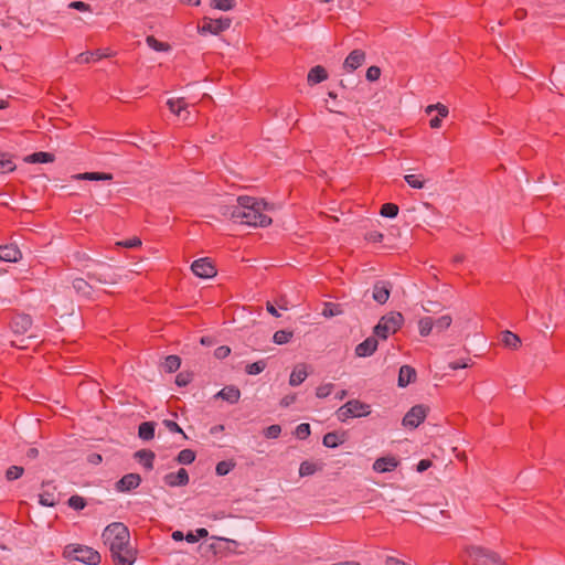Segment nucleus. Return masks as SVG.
Listing matches in <instances>:
<instances>
[{
  "label": "nucleus",
  "instance_id": "nucleus-1",
  "mask_svg": "<svg viewBox=\"0 0 565 565\" xmlns=\"http://www.w3.org/2000/svg\"><path fill=\"white\" fill-rule=\"evenodd\" d=\"M103 541L109 546L111 558L116 565H132L136 553L130 546L128 527L120 522L110 523L102 534Z\"/></svg>",
  "mask_w": 565,
  "mask_h": 565
},
{
  "label": "nucleus",
  "instance_id": "nucleus-2",
  "mask_svg": "<svg viewBox=\"0 0 565 565\" xmlns=\"http://www.w3.org/2000/svg\"><path fill=\"white\" fill-rule=\"evenodd\" d=\"M266 203L252 196L237 198V204L226 206L223 215L233 221L249 226L265 227L271 223V218L263 213Z\"/></svg>",
  "mask_w": 565,
  "mask_h": 565
},
{
  "label": "nucleus",
  "instance_id": "nucleus-3",
  "mask_svg": "<svg viewBox=\"0 0 565 565\" xmlns=\"http://www.w3.org/2000/svg\"><path fill=\"white\" fill-rule=\"evenodd\" d=\"M404 323V317L401 312L391 311L384 315L373 328L376 338L386 340L390 334L396 333Z\"/></svg>",
  "mask_w": 565,
  "mask_h": 565
},
{
  "label": "nucleus",
  "instance_id": "nucleus-4",
  "mask_svg": "<svg viewBox=\"0 0 565 565\" xmlns=\"http://www.w3.org/2000/svg\"><path fill=\"white\" fill-rule=\"evenodd\" d=\"M65 557L82 562L87 565H98L100 554L94 548L85 545H67L64 550Z\"/></svg>",
  "mask_w": 565,
  "mask_h": 565
},
{
  "label": "nucleus",
  "instance_id": "nucleus-5",
  "mask_svg": "<svg viewBox=\"0 0 565 565\" xmlns=\"http://www.w3.org/2000/svg\"><path fill=\"white\" fill-rule=\"evenodd\" d=\"M467 553L472 565H505L497 553L480 546H471Z\"/></svg>",
  "mask_w": 565,
  "mask_h": 565
},
{
  "label": "nucleus",
  "instance_id": "nucleus-6",
  "mask_svg": "<svg viewBox=\"0 0 565 565\" xmlns=\"http://www.w3.org/2000/svg\"><path fill=\"white\" fill-rule=\"evenodd\" d=\"M371 413V406L359 399H351L337 411L339 420L345 422L349 418L367 416Z\"/></svg>",
  "mask_w": 565,
  "mask_h": 565
},
{
  "label": "nucleus",
  "instance_id": "nucleus-7",
  "mask_svg": "<svg viewBox=\"0 0 565 565\" xmlns=\"http://www.w3.org/2000/svg\"><path fill=\"white\" fill-rule=\"evenodd\" d=\"M232 20L230 18L212 19L209 17L203 18L202 24L198 26L199 33H211L217 35L231 26Z\"/></svg>",
  "mask_w": 565,
  "mask_h": 565
},
{
  "label": "nucleus",
  "instance_id": "nucleus-8",
  "mask_svg": "<svg viewBox=\"0 0 565 565\" xmlns=\"http://www.w3.org/2000/svg\"><path fill=\"white\" fill-rule=\"evenodd\" d=\"M427 408L424 405L413 406L403 417L402 424L404 427L417 428L426 418Z\"/></svg>",
  "mask_w": 565,
  "mask_h": 565
},
{
  "label": "nucleus",
  "instance_id": "nucleus-9",
  "mask_svg": "<svg viewBox=\"0 0 565 565\" xmlns=\"http://www.w3.org/2000/svg\"><path fill=\"white\" fill-rule=\"evenodd\" d=\"M191 269L193 274L200 278H212L217 270L210 258H200L192 263Z\"/></svg>",
  "mask_w": 565,
  "mask_h": 565
},
{
  "label": "nucleus",
  "instance_id": "nucleus-10",
  "mask_svg": "<svg viewBox=\"0 0 565 565\" xmlns=\"http://www.w3.org/2000/svg\"><path fill=\"white\" fill-rule=\"evenodd\" d=\"M61 501V493L51 482L43 483V491L39 494V502L44 507H54Z\"/></svg>",
  "mask_w": 565,
  "mask_h": 565
},
{
  "label": "nucleus",
  "instance_id": "nucleus-11",
  "mask_svg": "<svg viewBox=\"0 0 565 565\" xmlns=\"http://www.w3.org/2000/svg\"><path fill=\"white\" fill-rule=\"evenodd\" d=\"M392 284L386 280H377L372 288V298L380 305H384L391 295Z\"/></svg>",
  "mask_w": 565,
  "mask_h": 565
},
{
  "label": "nucleus",
  "instance_id": "nucleus-12",
  "mask_svg": "<svg viewBox=\"0 0 565 565\" xmlns=\"http://www.w3.org/2000/svg\"><path fill=\"white\" fill-rule=\"evenodd\" d=\"M32 318L25 313H17L10 323L11 330L14 334H24L32 327Z\"/></svg>",
  "mask_w": 565,
  "mask_h": 565
},
{
  "label": "nucleus",
  "instance_id": "nucleus-13",
  "mask_svg": "<svg viewBox=\"0 0 565 565\" xmlns=\"http://www.w3.org/2000/svg\"><path fill=\"white\" fill-rule=\"evenodd\" d=\"M141 483V477L138 473H127L116 482L118 492H129L138 488Z\"/></svg>",
  "mask_w": 565,
  "mask_h": 565
},
{
  "label": "nucleus",
  "instance_id": "nucleus-14",
  "mask_svg": "<svg viewBox=\"0 0 565 565\" xmlns=\"http://www.w3.org/2000/svg\"><path fill=\"white\" fill-rule=\"evenodd\" d=\"M379 342L376 337H369L363 342L359 343L355 348V354L359 358H366L372 355L377 349Z\"/></svg>",
  "mask_w": 565,
  "mask_h": 565
},
{
  "label": "nucleus",
  "instance_id": "nucleus-15",
  "mask_svg": "<svg viewBox=\"0 0 565 565\" xmlns=\"http://www.w3.org/2000/svg\"><path fill=\"white\" fill-rule=\"evenodd\" d=\"M166 484L170 487H181L189 483V473L184 468H180L177 472H170L164 476Z\"/></svg>",
  "mask_w": 565,
  "mask_h": 565
},
{
  "label": "nucleus",
  "instance_id": "nucleus-16",
  "mask_svg": "<svg viewBox=\"0 0 565 565\" xmlns=\"http://www.w3.org/2000/svg\"><path fill=\"white\" fill-rule=\"evenodd\" d=\"M365 61V53L362 50H353L344 60L343 68L352 72L360 67Z\"/></svg>",
  "mask_w": 565,
  "mask_h": 565
},
{
  "label": "nucleus",
  "instance_id": "nucleus-17",
  "mask_svg": "<svg viewBox=\"0 0 565 565\" xmlns=\"http://www.w3.org/2000/svg\"><path fill=\"white\" fill-rule=\"evenodd\" d=\"M398 460L393 456L377 458L373 463L376 472L384 473L393 471L398 466Z\"/></svg>",
  "mask_w": 565,
  "mask_h": 565
},
{
  "label": "nucleus",
  "instance_id": "nucleus-18",
  "mask_svg": "<svg viewBox=\"0 0 565 565\" xmlns=\"http://www.w3.org/2000/svg\"><path fill=\"white\" fill-rule=\"evenodd\" d=\"M73 288L75 292L85 299H93V287L92 285L83 279V278H75L72 282Z\"/></svg>",
  "mask_w": 565,
  "mask_h": 565
},
{
  "label": "nucleus",
  "instance_id": "nucleus-19",
  "mask_svg": "<svg viewBox=\"0 0 565 565\" xmlns=\"http://www.w3.org/2000/svg\"><path fill=\"white\" fill-rule=\"evenodd\" d=\"M21 258L18 246L10 244L0 246V260L15 263Z\"/></svg>",
  "mask_w": 565,
  "mask_h": 565
},
{
  "label": "nucleus",
  "instance_id": "nucleus-20",
  "mask_svg": "<svg viewBox=\"0 0 565 565\" xmlns=\"http://www.w3.org/2000/svg\"><path fill=\"white\" fill-rule=\"evenodd\" d=\"M215 397L222 398L223 401H226L230 404H235L239 401L241 391L234 385H228L222 388L220 392H217Z\"/></svg>",
  "mask_w": 565,
  "mask_h": 565
},
{
  "label": "nucleus",
  "instance_id": "nucleus-21",
  "mask_svg": "<svg viewBox=\"0 0 565 565\" xmlns=\"http://www.w3.org/2000/svg\"><path fill=\"white\" fill-rule=\"evenodd\" d=\"M416 379V371L411 365H402L398 372L397 384L399 387H406Z\"/></svg>",
  "mask_w": 565,
  "mask_h": 565
},
{
  "label": "nucleus",
  "instance_id": "nucleus-22",
  "mask_svg": "<svg viewBox=\"0 0 565 565\" xmlns=\"http://www.w3.org/2000/svg\"><path fill=\"white\" fill-rule=\"evenodd\" d=\"M433 110L438 111V116L430 119L429 125L431 128H439L441 126V118L448 115V108L443 104L429 105L426 113L430 114Z\"/></svg>",
  "mask_w": 565,
  "mask_h": 565
},
{
  "label": "nucleus",
  "instance_id": "nucleus-23",
  "mask_svg": "<svg viewBox=\"0 0 565 565\" xmlns=\"http://www.w3.org/2000/svg\"><path fill=\"white\" fill-rule=\"evenodd\" d=\"M328 78V73L326 68L321 65H317L312 67L307 76V81L309 85L319 84Z\"/></svg>",
  "mask_w": 565,
  "mask_h": 565
},
{
  "label": "nucleus",
  "instance_id": "nucleus-24",
  "mask_svg": "<svg viewBox=\"0 0 565 565\" xmlns=\"http://www.w3.org/2000/svg\"><path fill=\"white\" fill-rule=\"evenodd\" d=\"M134 458L137 459L146 469L153 468L154 452L149 449H141L135 452Z\"/></svg>",
  "mask_w": 565,
  "mask_h": 565
},
{
  "label": "nucleus",
  "instance_id": "nucleus-25",
  "mask_svg": "<svg viewBox=\"0 0 565 565\" xmlns=\"http://www.w3.org/2000/svg\"><path fill=\"white\" fill-rule=\"evenodd\" d=\"M88 279L98 281L100 284H116L118 276L115 273H97L92 271L87 274Z\"/></svg>",
  "mask_w": 565,
  "mask_h": 565
},
{
  "label": "nucleus",
  "instance_id": "nucleus-26",
  "mask_svg": "<svg viewBox=\"0 0 565 565\" xmlns=\"http://www.w3.org/2000/svg\"><path fill=\"white\" fill-rule=\"evenodd\" d=\"M76 180H89V181H110L113 180L111 173L105 172H84L73 177Z\"/></svg>",
  "mask_w": 565,
  "mask_h": 565
},
{
  "label": "nucleus",
  "instance_id": "nucleus-27",
  "mask_svg": "<svg viewBox=\"0 0 565 565\" xmlns=\"http://www.w3.org/2000/svg\"><path fill=\"white\" fill-rule=\"evenodd\" d=\"M307 376L308 373L306 371V366L303 364H299L292 370L289 377V384L291 386H298L307 379Z\"/></svg>",
  "mask_w": 565,
  "mask_h": 565
},
{
  "label": "nucleus",
  "instance_id": "nucleus-28",
  "mask_svg": "<svg viewBox=\"0 0 565 565\" xmlns=\"http://www.w3.org/2000/svg\"><path fill=\"white\" fill-rule=\"evenodd\" d=\"M501 341L504 344V347L512 349V350L518 349L521 344L520 337L509 330H505L502 332Z\"/></svg>",
  "mask_w": 565,
  "mask_h": 565
},
{
  "label": "nucleus",
  "instance_id": "nucleus-29",
  "mask_svg": "<svg viewBox=\"0 0 565 565\" xmlns=\"http://www.w3.org/2000/svg\"><path fill=\"white\" fill-rule=\"evenodd\" d=\"M156 424L153 422H143L139 425L138 436L142 440H151L154 437Z\"/></svg>",
  "mask_w": 565,
  "mask_h": 565
},
{
  "label": "nucleus",
  "instance_id": "nucleus-30",
  "mask_svg": "<svg viewBox=\"0 0 565 565\" xmlns=\"http://www.w3.org/2000/svg\"><path fill=\"white\" fill-rule=\"evenodd\" d=\"M109 55L110 54L102 53L100 50L87 51V52H83V53L78 54L76 56V62L77 63H89L92 61H97V60H100V58L109 56Z\"/></svg>",
  "mask_w": 565,
  "mask_h": 565
},
{
  "label": "nucleus",
  "instance_id": "nucleus-31",
  "mask_svg": "<svg viewBox=\"0 0 565 565\" xmlns=\"http://www.w3.org/2000/svg\"><path fill=\"white\" fill-rule=\"evenodd\" d=\"M26 162L30 163H47L54 161V154L50 152L39 151L34 152L25 158Z\"/></svg>",
  "mask_w": 565,
  "mask_h": 565
},
{
  "label": "nucleus",
  "instance_id": "nucleus-32",
  "mask_svg": "<svg viewBox=\"0 0 565 565\" xmlns=\"http://www.w3.org/2000/svg\"><path fill=\"white\" fill-rule=\"evenodd\" d=\"M344 312L342 305L334 302H324L321 315L326 318L340 316Z\"/></svg>",
  "mask_w": 565,
  "mask_h": 565
},
{
  "label": "nucleus",
  "instance_id": "nucleus-33",
  "mask_svg": "<svg viewBox=\"0 0 565 565\" xmlns=\"http://www.w3.org/2000/svg\"><path fill=\"white\" fill-rule=\"evenodd\" d=\"M181 359L178 355H168L163 362V369L168 373H173L179 370Z\"/></svg>",
  "mask_w": 565,
  "mask_h": 565
},
{
  "label": "nucleus",
  "instance_id": "nucleus-34",
  "mask_svg": "<svg viewBox=\"0 0 565 565\" xmlns=\"http://www.w3.org/2000/svg\"><path fill=\"white\" fill-rule=\"evenodd\" d=\"M167 105L169 109L178 116H180L181 111L185 110L188 106L183 97L177 99L170 98L168 99Z\"/></svg>",
  "mask_w": 565,
  "mask_h": 565
},
{
  "label": "nucleus",
  "instance_id": "nucleus-35",
  "mask_svg": "<svg viewBox=\"0 0 565 565\" xmlns=\"http://www.w3.org/2000/svg\"><path fill=\"white\" fill-rule=\"evenodd\" d=\"M434 328V320L430 317H424L418 321L419 334L427 337Z\"/></svg>",
  "mask_w": 565,
  "mask_h": 565
},
{
  "label": "nucleus",
  "instance_id": "nucleus-36",
  "mask_svg": "<svg viewBox=\"0 0 565 565\" xmlns=\"http://www.w3.org/2000/svg\"><path fill=\"white\" fill-rule=\"evenodd\" d=\"M146 42L149 47L157 52H168L170 50V45L168 43L158 41L153 35L147 36Z\"/></svg>",
  "mask_w": 565,
  "mask_h": 565
},
{
  "label": "nucleus",
  "instance_id": "nucleus-37",
  "mask_svg": "<svg viewBox=\"0 0 565 565\" xmlns=\"http://www.w3.org/2000/svg\"><path fill=\"white\" fill-rule=\"evenodd\" d=\"M322 444L327 448H335L340 444H342V440L340 439V436L337 433L332 431V433H327L323 436Z\"/></svg>",
  "mask_w": 565,
  "mask_h": 565
},
{
  "label": "nucleus",
  "instance_id": "nucleus-38",
  "mask_svg": "<svg viewBox=\"0 0 565 565\" xmlns=\"http://www.w3.org/2000/svg\"><path fill=\"white\" fill-rule=\"evenodd\" d=\"M320 468L317 466V463L306 460L300 463L299 476L300 477L312 476Z\"/></svg>",
  "mask_w": 565,
  "mask_h": 565
},
{
  "label": "nucleus",
  "instance_id": "nucleus-39",
  "mask_svg": "<svg viewBox=\"0 0 565 565\" xmlns=\"http://www.w3.org/2000/svg\"><path fill=\"white\" fill-rule=\"evenodd\" d=\"M195 452L192 449H183L179 452L177 461L181 465H190L195 460Z\"/></svg>",
  "mask_w": 565,
  "mask_h": 565
},
{
  "label": "nucleus",
  "instance_id": "nucleus-40",
  "mask_svg": "<svg viewBox=\"0 0 565 565\" xmlns=\"http://www.w3.org/2000/svg\"><path fill=\"white\" fill-rule=\"evenodd\" d=\"M267 366V363L265 360H259L257 362L247 364L245 367V372L249 375H257L262 373Z\"/></svg>",
  "mask_w": 565,
  "mask_h": 565
},
{
  "label": "nucleus",
  "instance_id": "nucleus-41",
  "mask_svg": "<svg viewBox=\"0 0 565 565\" xmlns=\"http://www.w3.org/2000/svg\"><path fill=\"white\" fill-rule=\"evenodd\" d=\"M15 169V164L12 162L7 153L0 152V173L12 172Z\"/></svg>",
  "mask_w": 565,
  "mask_h": 565
},
{
  "label": "nucleus",
  "instance_id": "nucleus-42",
  "mask_svg": "<svg viewBox=\"0 0 565 565\" xmlns=\"http://www.w3.org/2000/svg\"><path fill=\"white\" fill-rule=\"evenodd\" d=\"M217 541H218L217 544H212L211 545V547L214 550V553H218L223 548L232 551L233 550L232 546H236L237 545V543L235 541L227 540V539L218 537Z\"/></svg>",
  "mask_w": 565,
  "mask_h": 565
},
{
  "label": "nucleus",
  "instance_id": "nucleus-43",
  "mask_svg": "<svg viewBox=\"0 0 565 565\" xmlns=\"http://www.w3.org/2000/svg\"><path fill=\"white\" fill-rule=\"evenodd\" d=\"M291 331L278 330L274 333L273 340L276 344H286L292 338Z\"/></svg>",
  "mask_w": 565,
  "mask_h": 565
},
{
  "label": "nucleus",
  "instance_id": "nucleus-44",
  "mask_svg": "<svg viewBox=\"0 0 565 565\" xmlns=\"http://www.w3.org/2000/svg\"><path fill=\"white\" fill-rule=\"evenodd\" d=\"M380 214L384 217L393 218L398 214V206L394 203H385L382 205Z\"/></svg>",
  "mask_w": 565,
  "mask_h": 565
},
{
  "label": "nucleus",
  "instance_id": "nucleus-45",
  "mask_svg": "<svg viewBox=\"0 0 565 565\" xmlns=\"http://www.w3.org/2000/svg\"><path fill=\"white\" fill-rule=\"evenodd\" d=\"M23 472H24L23 467L10 466L6 471V479L8 481H14V480L19 479L20 477H22Z\"/></svg>",
  "mask_w": 565,
  "mask_h": 565
},
{
  "label": "nucleus",
  "instance_id": "nucleus-46",
  "mask_svg": "<svg viewBox=\"0 0 565 565\" xmlns=\"http://www.w3.org/2000/svg\"><path fill=\"white\" fill-rule=\"evenodd\" d=\"M67 504L70 508L79 511L83 510L87 503L83 497L75 494L68 499Z\"/></svg>",
  "mask_w": 565,
  "mask_h": 565
},
{
  "label": "nucleus",
  "instance_id": "nucleus-47",
  "mask_svg": "<svg viewBox=\"0 0 565 565\" xmlns=\"http://www.w3.org/2000/svg\"><path fill=\"white\" fill-rule=\"evenodd\" d=\"M451 322H452V318L449 315H445L434 321V327L437 329V331L441 332V331L448 329L450 327Z\"/></svg>",
  "mask_w": 565,
  "mask_h": 565
},
{
  "label": "nucleus",
  "instance_id": "nucleus-48",
  "mask_svg": "<svg viewBox=\"0 0 565 565\" xmlns=\"http://www.w3.org/2000/svg\"><path fill=\"white\" fill-rule=\"evenodd\" d=\"M211 7L222 11L232 10L235 7L234 0H212Z\"/></svg>",
  "mask_w": 565,
  "mask_h": 565
},
{
  "label": "nucleus",
  "instance_id": "nucleus-49",
  "mask_svg": "<svg viewBox=\"0 0 565 565\" xmlns=\"http://www.w3.org/2000/svg\"><path fill=\"white\" fill-rule=\"evenodd\" d=\"M235 467V463L232 461H220L215 467V472L217 476H225L227 475L233 468Z\"/></svg>",
  "mask_w": 565,
  "mask_h": 565
},
{
  "label": "nucleus",
  "instance_id": "nucleus-50",
  "mask_svg": "<svg viewBox=\"0 0 565 565\" xmlns=\"http://www.w3.org/2000/svg\"><path fill=\"white\" fill-rule=\"evenodd\" d=\"M404 180L407 182V184L414 189H423L424 185H425V181L424 180H420L417 175L415 174H406L404 177Z\"/></svg>",
  "mask_w": 565,
  "mask_h": 565
},
{
  "label": "nucleus",
  "instance_id": "nucleus-51",
  "mask_svg": "<svg viewBox=\"0 0 565 565\" xmlns=\"http://www.w3.org/2000/svg\"><path fill=\"white\" fill-rule=\"evenodd\" d=\"M281 434V427L277 424L270 425L264 429V436L268 439H276Z\"/></svg>",
  "mask_w": 565,
  "mask_h": 565
},
{
  "label": "nucleus",
  "instance_id": "nucleus-52",
  "mask_svg": "<svg viewBox=\"0 0 565 565\" xmlns=\"http://www.w3.org/2000/svg\"><path fill=\"white\" fill-rule=\"evenodd\" d=\"M295 435L297 438L303 440L307 439L310 435V425L307 423H302L297 426Z\"/></svg>",
  "mask_w": 565,
  "mask_h": 565
},
{
  "label": "nucleus",
  "instance_id": "nucleus-53",
  "mask_svg": "<svg viewBox=\"0 0 565 565\" xmlns=\"http://www.w3.org/2000/svg\"><path fill=\"white\" fill-rule=\"evenodd\" d=\"M333 387H334V385L332 383H327V384L320 385L316 390V396L318 398H324L331 394Z\"/></svg>",
  "mask_w": 565,
  "mask_h": 565
},
{
  "label": "nucleus",
  "instance_id": "nucleus-54",
  "mask_svg": "<svg viewBox=\"0 0 565 565\" xmlns=\"http://www.w3.org/2000/svg\"><path fill=\"white\" fill-rule=\"evenodd\" d=\"M162 424L171 431V433H179V434H182L183 438L186 439L188 436L185 435V433L182 430V428L178 425V423H175L174 420H171V419H164L162 422Z\"/></svg>",
  "mask_w": 565,
  "mask_h": 565
},
{
  "label": "nucleus",
  "instance_id": "nucleus-55",
  "mask_svg": "<svg viewBox=\"0 0 565 565\" xmlns=\"http://www.w3.org/2000/svg\"><path fill=\"white\" fill-rule=\"evenodd\" d=\"M366 79L370 81V82H375L380 78L381 76V68L379 66H370L367 70H366Z\"/></svg>",
  "mask_w": 565,
  "mask_h": 565
},
{
  "label": "nucleus",
  "instance_id": "nucleus-56",
  "mask_svg": "<svg viewBox=\"0 0 565 565\" xmlns=\"http://www.w3.org/2000/svg\"><path fill=\"white\" fill-rule=\"evenodd\" d=\"M70 9H74L82 12H90L92 8L88 3L83 1H73L68 3Z\"/></svg>",
  "mask_w": 565,
  "mask_h": 565
},
{
  "label": "nucleus",
  "instance_id": "nucleus-57",
  "mask_svg": "<svg viewBox=\"0 0 565 565\" xmlns=\"http://www.w3.org/2000/svg\"><path fill=\"white\" fill-rule=\"evenodd\" d=\"M117 245L122 246L125 248H135V247H138L141 245V241L138 237H134V238L118 242Z\"/></svg>",
  "mask_w": 565,
  "mask_h": 565
},
{
  "label": "nucleus",
  "instance_id": "nucleus-58",
  "mask_svg": "<svg viewBox=\"0 0 565 565\" xmlns=\"http://www.w3.org/2000/svg\"><path fill=\"white\" fill-rule=\"evenodd\" d=\"M231 349L227 345H221L214 351V355L216 359H225L230 355Z\"/></svg>",
  "mask_w": 565,
  "mask_h": 565
},
{
  "label": "nucleus",
  "instance_id": "nucleus-59",
  "mask_svg": "<svg viewBox=\"0 0 565 565\" xmlns=\"http://www.w3.org/2000/svg\"><path fill=\"white\" fill-rule=\"evenodd\" d=\"M190 381V375L185 373H179L175 377V384L180 387L186 386Z\"/></svg>",
  "mask_w": 565,
  "mask_h": 565
},
{
  "label": "nucleus",
  "instance_id": "nucleus-60",
  "mask_svg": "<svg viewBox=\"0 0 565 565\" xmlns=\"http://www.w3.org/2000/svg\"><path fill=\"white\" fill-rule=\"evenodd\" d=\"M366 239L373 243H380L383 239V234L376 231L366 234Z\"/></svg>",
  "mask_w": 565,
  "mask_h": 565
},
{
  "label": "nucleus",
  "instance_id": "nucleus-61",
  "mask_svg": "<svg viewBox=\"0 0 565 565\" xmlns=\"http://www.w3.org/2000/svg\"><path fill=\"white\" fill-rule=\"evenodd\" d=\"M87 461L92 465H99L103 461V457L99 454L93 452L87 456Z\"/></svg>",
  "mask_w": 565,
  "mask_h": 565
},
{
  "label": "nucleus",
  "instance_id": "nucleus-62",
  "mask_svg": "<svg viewBox=\"0 0 565 565\" xmlns=\"http://www.w3.org/2000/svg\"><path fill=\"white\" fill-rule=\"evenodd\" d=\"M296 401V395L295 394H290V395H286L281 401H280V405L282 407H288L290 406L291 404H294Z\"/></svg>",
  "mask_w": 565,
  "mask_h": 565
},
{
  "label": "nucleus",
  "instance_id": "nucleus-63",
  "mask_svg": "<svg viewBox=\"0 0 565 565\" xmlns=\"http://www.w3.org/2000/svg\"><path fill=\"white\" fill-rule=\"evenodd\" d=\"M431 466V461L428 460V459H422L418 463H417V471L418 472H424L426 471L428 468H430Z\"/></svg>",
  "mask_w": 565,
  "mask_h": 565
},
{
  "label": "nucleus",
  "instance_id": "nucleus-64",
  "mask_svg": "<svg viewBox=\"0 0 565 565\" xmlns=\"http://www.w3.org/2000/svg\"><path fill=\"white\" fill-rule=\"evenodd\" d=\"M385 565H407V564L398 558L387 556L385 559Z\"/></svg>",
  "mask_w": 565,
  "mask_h": 565
}]
</instances>
